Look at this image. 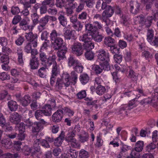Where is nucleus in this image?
I'll use <instances>...</instances> for the list:
<instances>
[{
    "mask_svg": "<svg viewBox=\"0 0 158 158\" xmlns=\"http://www.w3.org/2000/svg\"><path fill=\"white\" fill-rule=\"evenodd\" d=\"M156 147V145L153 143H151L146 146V150L148 152H150L155 149Z\"/></svg>",
    "mask_w": 158,
    "mask_h": 158,
    "instance_id": "nucleus-62",
    "label": "nucleus"
},
{
    "mask_svg": "<svg viewBox=\"0 0 158 158\" xmlns=\"http://www.w3.org/2000/svg\"><path fill=\"white\" fill-rule=\"evenodd\" d=\"M29 64L31 69H37L39 65V60L36 58L35 56H33L30 59Z\"/></svg>",
    "mask_w": 158,
    "mask_h": 158,
    "instance_id": "nucleus-16",
    "label": "nucleus"
},
{
    "mask_svg": "<svg viewBox=\"0 0 158 158\" xmlns=\"http://www.w3.org/2000/svg\"><path fill=\"white\" fill-rule=\"evenodd\" d=\"M85 55L86 58L89 60H92L94 57V54L92 51L86 52Z\"/></svg>",
    "mask_w": 158,
    "mask_h": 158,
    "instance_id": "nucleus-53",
    "label": "nucleus"
},
{
    "mask_svg": "<svg viewBox=\"0 0 158 158\" xmlns=\"http://www.w3.org/2000/svg\"><path fill=\"white\" fill-rule=\"evenodd\" d=\"M115 42V40L114 39L110 37H106L104 41L105 44L108 47H110L114 44Z\"/></svg>",
    "mask_w": 158,
    "mask_h": 158,
    "instance_id": "nucleus-34",
    "label": "nucleus"
},
{
    "mask_svg": "<svg viewBox=\"0 0 158 158\" xmlns=\"http://www.w3.org/2000/svg\"><path fill=\"white\" fill-rule=\"evenodd\" d=\"M23 5V10L20 12L21 15H23L24 16H28L30 14V12L28 10V8L31 7L28 6L24 4H22Z\"/></svg>",
    "mask_w": 158,
    "mask_h": 158,
    "instance_id": "nucleus-39",
    "label": "nucleus"
},
{
    "mask_svg": "<svg viewBox=\"0 0 158 158\" xmlns=\"http://www.w3.org/2000/svg\"><path fill=\"white\" fill-rule=\"evenodd\" d=\"M35 115L36 118L38 120H40L44 114L41 110H38L35 111Z\"/></svg>",
    "mask_w": 158,
    "mask_h": 158,
    "instance_id": "nucleus-54",
    "label": "nucleus"
},
{
    "mask_svg": "<svg viewBox=\"0 0 158 158\" xmlns=\"http://www.w3.org/2000/svg\"><path fill=\"white\" fill-rule=\"evenodd\" d=\"M131 67H129V71H128L129 74L128 77L133 80H135L137 79V75L134 71L131 69Z\"/></svg>",
    "mask_w": 158,
    "mask_h": 158,
    "instance_id": "nucleus-46",
    "label": "nucleus"
},
{
    "mask_svg": "<svg viewBox=\"0 0 158 158\" xmlns=\"http://www.w3.org/2000/svg\"><path fill=\"white\" fill-rule=\"evenodd\" d=\"M144 143L143 141H138L135 146V150H133L131 154L132 158H140V156L139 152L141 151L143 148Z\"/></svg>",
    "mask_w": 158,
    "mask_h": 158,
    "instance_id": "nucleus-3",
    "label": "nucleus"
},
{
    "mask_svg": "<svg viewBox=\"0 0 158 158\" xmlns=\"http://www.w3.org/2000/svg\"><path fill=\"white\" fill-rule=\"evenodd\" d=\"M63 111L61 109H59L54 113L52 115V119L54 122H60L63 116Z\"/></svg>",
    "mask_w": 158,
    "mask_h": 158,
    "instance_id": "nucleus-10",
    "label": "nucleus"
},
{
    "mask_svg": "<svg viewBox=\"0 0 158 158\" xmlns=\"http://www.w3.org/2000/svg\"><path fill=\"white\" fill-rule=\"evenodd\" d=\"M130 12L133 14H136L140 10V5L137 2L131 1L130 3Z\"/></svg>",
    "mask_w": 158,
    "mask_h": 158,
    "instance_id": "nucleus-9",
    "label": "nucleus"
},
{
    "mask_svg": "<svg viewBox=\"0 0 158 158\" xmlns=\"http://www.w3.org/2000/svg\"><path fill=\"white\" fill-rule=\"evenodd\" d=\"M46 68L42 67L38 70L39 75L41 77L44 78L46 76Z\"/></svg>",
    "mask_w": 158,
    "mask_h": 158,
    "instance_id": "nucleus-50",
    "label": "nucleus"
},
{
    "mask_svg": "<svg viewBox=\"0 0 158 158\" xmlns=\"http://www.w3.org/2000/svg\"><path fill=\"white\" fill-rule=\"evenodd\" d=\"M52 108L49 104H46L42 108L41 110L44 115L50 116L52 114Z\"/></svg>",
    "mask_w": 158,
    "mask_h": 158,
    "instance_id": "nucleus-18",
    "label": "nucleus"
},
{
    "mask_svg": "<svg viewBox=\"0 0 158 158\" xmlns=\"http://www.w3.org/2000/svg\"><path fill=\"white\" fill-rule=\"evenodd\" d=\"M92 69L97 74H100L102 72V71L101 64L100 65L94 64L92 66Z\"/></svg>",
    "mask_w": 158,
    "mask_h": 158,
    "instance_id": "nucleus-35",
    "label": "nucleus"
},
{
    "mask_svg": "<svg viewBox=\"0 0 158 158\" xmlns=\"http://www.w3.org/2000/svg\"><path fill=\"white\" fill-rule=\"evenodd\" d=\"M58 19L61 25L63 27H65L66 26L67 24V20L63 15L60 14L59 15Z\"/></svg>",
    "mask_w": 158,
    "mask_h": 158,
    "instance_id": "nucleus-36",
    "label": "nucleus"
},
{
    "mask_svg": "<svg viewBox=\"0 0 158 158\" xmlns=\"http://www.w3.org/2000/svg\"><path fill=\"white\" fill-rule=\"evenodd\" d=\"M19 101L21 105L24 106H27L31 101V98L29 95H25L20 99Z\"/></svg>",
    "mask_w": 158,
    "mask_h": 158,
    "instance_id": "nucleus-20",
    "label": "nucleus"
},
{
    "mask_svg": "<svg viewBox=\"0 0 158 158\" xmlns=\"http://www.w3.org/2000/svg\"><path fill=\"white\" fill-rule=\"evenodd\" d=\"M153 18L152 16L148 17L144 21L143 24H144L147 27H149L151 25Z\"/></svg>",
    "mask_w": 158,
    "mask_h": 158,
    "instance_id": "nucleus-52",
    "label": "nucleus"
},
{
    "mask_svg": "<svg viewBox=\"0 0 158 158\" xmlns=\"http://www.w3.org/2000/svg\"><path fill=\"white\" fill-rule=\"evenodd\" d=\"M106 91L105 87L101 85H98L96 88V91L97 94L102 95L104 94Z\"/></svg>",
    "mask_w": 158,
    "mask_h": 158,
    "instance_id": "nucleus-37",
    "label": "nucleus"
},
{
    "mask_svg": "<svg viewBox=\"0 0 158 158\" xmlns=\"http://www.w3.org/2000/svg\"><path fill=\"white\" fill-rule=\"evenodd\" d=\"M31 43L28 42L26 44L24 50L27 53H30L32 49L31 47Z\"/></svg>",
    "mask_w": 158,
    "mask_h": 158,
    "instance_id": "nucleus-60",
    "label": "nucleus"
},
{
    "mask_svg": "<svg viewBox=\"0 0 158 158\" xmlns=\"http://www.w3.org/2000/svg\"><path fill=\"white\" fill-rule=\"evenodd\" d=\"M93 35L94 34H92V33L87 32L80 36V40L84 43L91 42H90L93 39Z\"/></svg>",
    "mask_w": 158,
    "mask_h": 158,
    "instance_id": "nucleus-15",
    "label": "nucleus"
},
{
    "mask_svg": "<svg viewBox=\"0 0 158 158\" xmlns=\"http://www.w3.org/2000/svg\"><path fill=\"white\" fill-rule=\"evenodd\" d=\"M64 136V133L62 131L59 137L55 140L54 143V145L57 147L60 146L62 144Z\"/></svg>",
    "mask_w": 158,
    "mask_h": 158,
    "instance_id": "nucleus-19",
    "label": "nucleus"
},
{
    "mask_svg": "<svg viewBox=\"0 0 158 158\" xmlns=\"http://www.w3.org/2000/svg\"><path fill=\"white\" fill-rule=\"evenodd\" d=\"M85 43L83 45V49L85 50L86 52H91L94 47V44L92 42Z\"/></svg>",
    "mask_w": 158,
    "mask_h": 158,
    "instance_id": "nucleus-29",
    "label": "nucleus"
},
{
    "mask_svg": "<svg viewBox=\"0 0 158 158\" xmlns=\"http://www.w3.org/2000/svg\"><path fill=\"white\" fill-rule=\"evenodd\" d=\"M0 60L2 63L5 64H8L9 62V58L8 56L7 55L2 54Z\"/></svg>",
    "mask_w": 158,
    "mask_h": 158,
    "instance_id": "nucleus-49",
    "label": "nucleus"
},
{
    "mask_svg": "<svg viewBox=\"0 0 158 158\" xmlns=\"http://www.w3.org/2000/svg\"><path fill=\"white\" fill-rule=\"evenodd\" d=\"M52 42L53 43V48L54 50H58L60 49L63 48L64 46V40L63 39L60 37L54 40Z\"/></svg>",
    "mask_w": 158,
    "mask_h": 158,
    "instance_id": "nucleus-11",
    "label": "nucleus"
},
{
    "mask_svg": "<svg viewBox=\"0 0 158 158\" xmlns=\"http://www.w3.org/2000/svg\"><path fill=\"white\" fill-rule=\"evenodd\" d=\"M49 16L46 15L44 17L42 18L39 21V23L41 24L46 26L48 23L49 19Z\"/></svg>",
    "mask_w": 158,
    "mask_h": 158,
    "instance_id": "nucleus-57",
    "label": "nucleus"
},
{
    "mask_svg": "<svg viewBox=\"0 0 158 158\" xmlns=\"http://www.w3.org/2000/svg\"><path fill=\"white\" fill-rule=\"evenodd\" d=\"M77 79V74L74 71H72L71 73V76L70 77H69V81L70 80L71 81L70 82L73 81L75 83H76Z\"/></svg>",
    "mask_w": 158,
    "mask_h": 158,
    "instance_id": "nucleus-59",
    "label": "nucleus"
},
{
    "mask_svg": "<svg viewBox=\"0 0 158 158\" xmlns=\"http://www.w3.org/2000/svg\"><path fill=\"white\" fill-rule=\"evenodd\" d=\"M31 17L34 26L39 23V16L36 13H34L32 14Z\"/></svg>",
    "mask_w": 158,
    "mask_h": 158,
    "instance_id": "nucleus-40",
    "label": "nucleus"
},
{
    "mask_svg": "<svg viewBox=\"0 0 158 158\" xmlns=\"http://www.w3.org/2000/svg\"><path fill=\"white\" fill-rule=\"evenodd\" d=\"M72 52L77 56H80L83 53V47L81 44L78 42L74 43L71 47Z\"/></svg>",
    "mask_w": 158,
    "mask_h": 158,
    "instance_id": "nucleus-6",
    "label": "nucleus"
},
{
    "mask_svg": "<svg viewBox=\"0 0 158 158\" xmlns=\"http://www.w3.org/2000/svg\"><path fill=\"white\" fill-rule=\"evenodd\" d=\"M114 10L113 7L108 6L106 9L102 12V21L107 26L109 24L108 18L110 17L113 15Z\"/></svg>",
    "mask_w": 158,
    "mask_h": 158,
    "instance_id": "nucleus-5",
    "label": "nucleus"
},
{
    "mask_svg": "<svg viewBox=\"0 0 158 158\" xmlns=\"http://www.w3.org/2000/svg\"><path fill=\"white\" fill-rule=\"evenodd\" d=\"M60 34L56 30L54 29L52 31L50 34V40L52 42L60 37Z\"/></svg>",
    "mask_w": 158,
    "mask_h": 158,
    "instance_id": "nucleus-27",
    "label": "nucleus"
},
{
    "mask_svg": "<svg viewBox=\"0 0 158 158\" xmlns=\"http://www.w3.org/2000/svg\"><path fill=\"white\" fill-rule=\"evenodd\" d=\"M85 5L82 0H80V2L78 6L76 7L75 11L77 13H79L81 12L84 9Z\"/></svg>",
    "mask_w": 158,
    "mask_h": 158,
    "instance_id": "nucleus-41",
    "label": "nucleus"
},
{
    "mask_svg": "<svg viewBox=\"0 0 158 158\" xmlns=\"http://www.w3.org/2000/svg\"><path fill=\"white\" fill-rule=\"evenodd\" d=\"M134 20L135 22L143 24L144 23L145 18L143 15H141L135 17Z\"/></svg>",
    "mask_w": 158,
    "mask_h": 158,
    "instance_id": "nucleus-45",
    "label": "nucleus"
},
{
    "mask_svg": "<svg viewBox=\"0 0 158 158\" xmlns=\"http://www.w3.org/2000/svg\"><path fill=\"white\" fill-rule=\"evenodd\" d=\"M36 2V0H29V1H24V0H20V2L21 4H24L28 6L31 7V4H35Z\"/></svg>",
    "mask_w": 158,
    "mask_h": 158,
    "instance_id": "nucleus-56",
    "label": "nucleus"
},
{
    "mask_svg": "<svg viewBox=\"0 0 158 158\" xmlns=\"http://www.w3.org/2000/svg\"><path fill=\"white\" fill-rule=\"evenodd\" d=\"M109 61H106L101 64L102 68V70L108 71L111 69V68H113L112 66L111 67L108 63Z\"/></svg>",
    "mask_w": 158,
    "mask_h": 158,
    "instance_id": "nucleus-47",
    "label": "nucleus"
},
{
    "mask_svg": "<svg viewBox=\"0 0 158 158\" xmlns=\"http://www.w3.org/2000/svg\"><path fill=\"white\" fill-rule=\"evenodd\" d=\"M79 79L81 83L85 85L89 81V78L87 74L83 73L80 75Z\"/></svg>",
    "mask_w": 158,
    "mask_h": 158,
    "instance_id": "nucleus-30",
    "label": "nucleus"
},
{
    "mask_svg": "<svg viewBox=\"0 0 158 158\" xmlns=\"http://www.w3.org/2000/svg\"><path fill=\"white\" fill-rule=\"evenodd\" d=\"M7 104L9 108L11 111H15L18 108V105L17 102L13 100L8 102Z\"/></svg>",
    "mask_w": 158,
    "mask_h": 158,
    "instance_id": "nucleus-22",
    "label": "nucleus"
},
{
    "mask_svg": "<svg viewBox=\"0 0 158 158\" xmlns=\"http://www.w3.org/2000/svg\"><path fill=\"white\" fill-rule=\"evenodd\" d=\"M69 75L67 73L63 74L61 78H58L56 87V88L60 89L63 86L68 87L69 86L70 82L69 80Z\"/></svg>",
    "mask_w": 158,
    "mask_h": 158,
    "instance_id": "nucleus-1",
    "label": "nucleus"
},
{
    "mask_svg": "<svg viewBox=\"0 0 158 158\" xmlns=\"http://www.w3.org/2000/svg\"><path fill=\"white\" fill-rule=\"evenodd\" d=\"M89 157L88 152L85 150L81 149L79 153V157L80 158H88Z\"/></svg>",
    "mask_w": 158,
    "mask_h": 158,
    "instance_id": "nucleus-48",
    "label": "nucleus"
},
{
    "mask_svg": "<svg viewBox=\"0 0 158 158\" xmlns=\"http://www.w3.org/2000/svg\"><path fill=\"white\" fill-rule=\"evenodd\" d=\"M10 76L6 72H3L0 73V79L2 81L10 80Z\"/></svg>",
    "mask_w": 158,
    "mask_h": 158,
    "instance_id": "nucleus-44",
    "label": "nucleus"
},
{
    "mask_svg": "<svg viewBox=\"0 0 158 158\" xmlns=\"http://www.w3.org/2000/svg\"><path fill=\"white\" fill-rule=\"evenodd\" d=\"M75 33V30L70 31L69 30L67 29L64 30L63 35L65 39L70 40L72 38L74 37V34Z\"/></svg>",
    "mask_w": 158,
    "mask_h": 158,
    "instance_id": "nucleus-17",
    "label": "nucleus"
},
{
    "mask_svg": "<svg viewBox=\"0 0 158 158\" xmlns=\"http://www.w3.org/2000/svg\"><path fill=\"white\" fill-rule=\"evenodd\" d=\"M39 59V60L43 64L45 63L46 66L49 65L53 62L54 60L56 59L55 55H52V56L48 57L47 54L42 51H40L38 53Z\"/></svg>",
    "mask_w": 158,
    "mask_h": 158,
    "instance_id": "nucleus-2",
    "label": "nucleus"
},
{
    "mask_svg": "<svg viewBox=\"0 0 158 158\" xmlns=\"http://www.w3.org/2000/svg\"><path fill=\"white\" fill-rule=\"evenodd\" d=\"M21 116L16 112H14L10 116V121L15 124H18L20 121Z\"/></svg>",
    "mask_w": 158,
    "mask_h": 158,
    "instance_id": "nucleus-13",
    "label": "nucleus"
},
{
    "mask_svg": "<svg viewBox=\"0 0 158 158\" xmlns=\"http://www.w3.org/2000/svg\"><path fill=\"white\" fill-rule=\"evenodd\" d=\"M87 16V13L85 11H83L78 15V18L81 20H85L86 19Z\"/></svg>",
    "mask_w": 158,
    "mask_h": 158,
    "instance_id": "nucleus-64",
    "label": "nucleus"
},
{
    "mask_svg": "<svg viewBox=\"0 0 158 158\" xmlns=\"http://www.w3.org/2000/svg\"><path fill=\"white\" fill-rule=\"evenodd\" d=\"M78 136L79 140L81 143H85L88 140L89 135L88 133L85 131H82L81 134L78 135Z\"/></svg>",
    "mask_w": 158,
    "mask_h": 158,
    "instance_id": "nucleus-21",
    "label": "nucleus"
},
{
    "mask_svg": "<svg viewBox=\"0 0 158 158\" xmlns=\"http://www.w3.org/2000/svg\"><path fill=\"white\" fill-rule=\"evenodd\" d=\"M16 53L18 56V60L19 63L21 64H23V52L22 49L20 47L18 48Z\"/></svg>",
    "mask_w": 158,
    "mask_h": 158,
    "instance_id": "nucleus-25",
    "label": "nucleus"
},
{
    "mask_svg": "<svg viewBox=\"0 0 158 158\" xmlns=\"http://www.w3.org/2000/svg\"><path fill=\"white\" fill-rule=\"evenodd\" d=\"M75 136V134L72 131H70L67 134L65 138L66 140L68 142L72 141L75 138L74 137Z\"/></svg>",
    "mask_w": 158,
    "mask_h": 158,
    "instance_id": "nucleus-38",
    "label": "nucleus"
},
{
    "mask_svg": "<svg viewBox=\"0 0 158 158\" xmlns=\"http://www.w3.org/2000/svg\"><path fill=\"white\" fill-rule=\"evenodd\" d=\"M57 53L58 56L60 58L63 59L65 55L67 50V48L66 46H64L63 48L60 49Z\"/></svg>",
    "mask_w": 158,
    "mask_h": 158,
    "instance_id": "nucleus-31",
    "label": "nucleus"
},
{
    "mask_svg": "<svg viewBox=\"0 0 158 158\" xmlns=\"http://www.w3.org/2000/svg\"><path fill=\"white\" fill-rule=\"evenodd\" d=\"M40 143V139H36L34 141L32 148L34 149V152H40V148L39 146Z\"/></svg>",
    "mask_w": 158,
    "mask_h": 158,
    "instance_id": "nucleus-33",
    "label": "nucleus"
},
{
    "mask_svg": "<svg viewBox=\"0 0 158 158\" xmlns=\"http://www.w3.org/2000/svg\"><path fill=\"white\" fill-rule=\"evenodd\" d=\"M154 36V31L152 29H148V30L147 33V40L148 41L151 43L152 42V40Z\"/></svg>",
    "mask_w": 158,
    "mask_h": 158,
    "instance_id": "nucleus-43",
    "label": "nucleus"
},
{
    "mask_svg": "<svg viewBox=\"0 0 158 158\" xmlns=\"http://www.w3.org/2000/svg\"><path fill=\"white\" fill-rule=\"evenodd\" d=\"M61 149L58 147L54 148L52 150L53 154L55 156H58L61 154Z\"/></svg>",
    "mask_w": 158,
    "mask_h": 158,
    "instance_id": "nucleus-63",
    "label": "nucleus"
},
{
    "mask_svg": "<svg viewBox=\"0 0 158 158\" xmlns=\"http://www.w3.org/2000/svg\"><path fill=\"white\" fill-rule=\"evenodd\" d=\"M78 154L76 150L70 148L67 151L66 155L69 158H77Z\"/></svg>",
    "mask_w": 158,
    "mask_h": 158,
    "instance_id": "nucleus-26",
    "label": "nucleus"
},
{
    "mask_svg": "<svg viewBox=\"0 0 158 158\" xmlns=\"http://www.w3.org/2000/svg\"><path fill=\"white\" fill-rule=\"evenodd\" d=\"M40 144L41 145L46 148H49L50 146L47 140L40 139Z\"/></svg>",
    "mask_w": 158,
    "mask_h": 158,
    "instance_id": "nucleus-61",
    "label": "nucleus"
},
{
    "mask_svg": "<svg viewBox=\"0 0 158 158\" xmlns=\"http://www.w3.org/2000/svg\"><path fill=\"white\" fill-rule=\"evenodd\" d=\"M70 21L73 24V27L76 30V31H81L83 27L81 22L78 21L77 23V24L76 23L77 22V19L76 16H72L70 18Z\"/></svg>",
    "mask_w": 158,
    "mask_h": 158,
    "instance_id": "nucleus-7",
    "label": "nucleus"
},
{
    "mask_svg": "<svg viewBox=\"0 0 158 158\" xmlns=\"http://www.w3.org/2000/svg\"><path fill=\"white\" fill-rule=\"evenodd\" d=\"M74 70L78 73H81L83 70V67L79 62L73 68Z\"/></svg>",
    "mask_w": 158,
    "mask_h": 158,
    "instance_id": "nucleus-51",
    "label": "nucleus"
},
{
    "mask_svg": "<svg viewBox=\"0 0 158 158\" xmlns=\"http://www.w3.org/2000/svg\"><path fill=\"white\" fill-rule=\"evenodd\" d=\"M93 36V39L95 41L98 42H101L103 38V36L101 35L97 32L94 34Z\"/></svg>",
    "mask_w": 158,
    "mask_h": 158,
    "instance_id": "nucleus-42",
    "label": "nucleus"
},
{
    "mask_svg": "<svg viewBox=\"0 0 158 158\" xmlns=\"http://www.w3.org/2000/svg\"><path fill=\"white\" fill-rule=\"evenodd\" d=\"M116 13L117 14L119 15L120 17L121 18V23L125 26H128L129 23L127 19V18L125 15L123 14L121 11L120 8L118 7L117 8Z\"/></svg>",
    "mask_w": 158,
    "mask_h": 158,
    "instance_id": "nucleus-14",
    "label": "nucleus"
},
{
    "mask_svg": "<svg viewBox=\"0 0 158 158\" xmlns=\"http://www.w3.org/2000/svg\"><path fill=\"white\" fill-rule=\"evenodd\" d=\"M24 41V37L20 35H19V37L16 40L15 43L18 46H20L22 45Z\"/></svg>",
    "mask_w": 158,
    "mask_h": 158,
    "instance_id": "nucleus-58",
    "label": "nucleus"
},
{
    "mask_svg": "<svg viewBox=\"0 0 158 158\" xmlns=\"http://www.w3.org/2000/svg\"><path fill=\"white\" fill-rule=\"evenodd\" d=\"M52 64L53 67L52 69L51 76L56 77L58 74L59 72L57 66V63L56 62V60H55L54 62L51 63L50 65H48L47 66H49Z\"/></svg>",
    "mask_w": 158,
    "mask_h": 158,
    "instance_id": "nucleus-24",
    "label": "nucleus"
},
{
    "mask_svg": "<svg viewBox=\"0 0 158 158\" xmlns=\"http://www.w3.org/2000/svg\"><path fill=\"white\" fill-rule=\"evenodd\" d=\"M98 59L101 61H109V53L103 49L99 50L98 52Z\"/></svg>",
    "mask_w": 158,
    "mask_h": 158,
    "instance_id": "nucleus-8",
    "label": "nucleus"
},
{
    "mask_svg": "<svg viewBox=\"0 0 158 158\" xmlns=\"http://www.w3.org/2000/svg\"><path fill=\"white\" fill-rule=\"evenodd\" d=\"M25 37L28 42L31 43L33 46L34 48H36L37 45L38 35L36 33H33L32 31L28 33H26Z\"/></svg>",
    "mask_w": 158,
    "mask_h": 158,
    "instance_id": "nucleus-4",
    "label": "nucleus"
},
{
    "mask_svg": "<svg viewBox=\"0 0 158 158\" xmlns=\"http://www.w3.org/2000/svg\"><path fill=\"white\" fill-rule=\"evenodd\" d=\"M144 103L150 104L154 107L158 106V96L155 95V96L152 98H148L144 99Z\"/></svg>",
    "mask_w": 158,
    "mask_h": 158,
    "instance_id": "nucleus-12",
    "label": "nucleus"
},
{
    "mask_svg": "<svg viewBox=\"0 0 158 158\" xmlns=\"http://www.w3.org/2000/svg\"><path fill=\"white\" fill-rule=\"evenodd\" d=\"M79 62L78 60L72 56H70L68 59V64L69 67H73V68Z\"/></svg>",
    "mask_w": 158,
    "mask_h": 158,
    "instance_id": "nucleus-32",
    "label": "nucleus"
},
{
    "mask_svg": "<svg viewBox=\"0 0 158 158\" xmlns=\"http://www.w3.org/2000/svg\"><path fill=\"white\" fill-rule=\"evenodd\" d=\"M85 30L89 31L88 33H92L94 34L97 32L96 27L94 26V24L90 23H87L85 24Z\"/></svg>",
    "mask_w": 158,
    "mask_h": 158,
    "instance_id": "nucleus-28",
    "label": "nucleus"
},
{
    "mask_svg": "<svg viewBox=\"0 0 158 158\" xmlns=\"http://www.w3.org/2000/svg\"><path fill=\"white\" fill-rule=\"evenodd\" d=\"M42 127L40 123H34V125L32 127L31 131L34 135H37L41 129Z\"/></svg>",
    "mask_w": 158,
    "mask_h": 158,
    "instance_id": "nucleus-23",
    "label": "nucleus"
},
{
    "mask_svg": "<svg viewBox=\"0 0 158 158\" xmlns=\"http://www.w3.org/2000/svg\"><path fill=\"white\" fill-rule=\"evenodd\" d=\"M84 5L86 4V6L88 8H92L94 4V0H82Z\"/></svg>",
    "mask_w": 158,
    "mask_h": 158,
    "instance_id": "nucleus-55",
    "label": "nucleus"
}]
</instances>
